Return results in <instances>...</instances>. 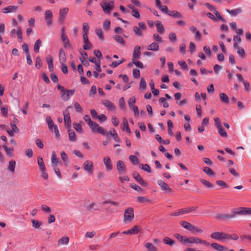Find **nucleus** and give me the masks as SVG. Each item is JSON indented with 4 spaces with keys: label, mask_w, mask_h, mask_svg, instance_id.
Instances as JSON below:
<instances>
[{
    "label": "nucleus",
    "mask_w": 251,
    "mask_h": 251,
    "mask_svg": "<svg viewBox=\"0 0 251 251\" xmlns=\"http://www.w3.org/2000/svg\"><path fill=\"white\" fill-rule=\"evenodd\" d=\"M82 29L83 32V34L88 35V32L89 29V25L87 23H84L82 25Z\"/></svg>",
    "instance_id": "bf43d9fd"
},
{
    "label": "nucleus",
    "mask_w": 251,
    "mask_h": 251,
    "mask_svg": "<svg viewBox=\"0 0 251 251\" xmlns=\"http://www.w3.org/2000/svg\"><path fill=\"white\" fill-rule=\"evenodd\" d=\"M157 183L160 187L161 190L164 191V193H170L173 191L172 189L163 180L159 179L157 180Z\"/></svg>",
    "instance_id": "9d476101"
},
{
    "label": "nucleus",
    "mask_w": 251,
    "mask_h": 251,
    "mask_svg": "<svg viewBox=\"0 0 251 251\" xmlns=\"http://www.w3.org/2000/svg\"><path fill=\"white\" fill-rule=\"evenodd\" d=\"M113 39L118 43L124 46L125 45V42L123 38L120 35H115L113 36Z\"/></svg>",
    "instance_id": "a19ab883"
},
{
    "label": "nucleus",
    "mask_w": 251,
    "mask_h": 251,
    "mask_svg": "<svg viewBox=\"0 0 251 251\" xmlns=\"http://www.w3.org/2000/svg\"><path fill=\"white\" fill-rule=\"evenodd\" d=\"M98 205L97 204L94 202H91L87 206L86 209L87 210L90 211L92 209L94 210H98Z\"/></svg>",
    "instance_id": "c03bdc74"
},
{
    "label": "nucleus",
    "mask_w": 251,
    "mask_h": 251,
    "mask_svg": "<svg viewBox=\"0 0 251 251\" xmlns=\"http://www.w3.org/2000/svg\"><path fill=\"white\" fill-rule=\"evenodd\" d=\"M95 32L100 40L103 41L104 39L102 29L100 28L96 29Z\"/></svg>",
    "instance_id": "4c0bfd02"
},
{
    "label": "nucleus",
    "mask_w": 251,
    "mask_h": 251,
    "mask_svg": "<svg viewBox=\"0 0 251 251\" xmlns=\"http://www.w3.org/2000/svg\"><path fill=\"white\" fill-rule=\"evenodd\" d=\"M226 11L232 16H236L238 14L242 13V10L241 8H237L235 9L229 10L226 9Z\"/></svg>",
    "instance_id": "c756f323"
},
{
    "label": "nucleus",
    "mask_w": 251,
    "mask_h": 251,
    "mask_svg": "<svg viewBox=\"0 0 251 251\" xmlns=\"http://www.w3.org/2000/svg\"><path fill=\"white\" fill-rule=\"evenodd\" d=\"M47 62L48 65V68L50 72L53 71V65L52 57L50 55H48L46 58Z\"/></svg>",
    "instance_id": "a878e982"
},
{
    "label": "nucleus",
    "mask_w": 251,
    "mask_h": 251,
    "mask_svg": "<svg viewBox=\"0 0 251 251\" xmlns=\"http://www.w3.org/2000/svg\"><path fill=\"white\" fill-rule=\"evenodd\" d=\"M226 233L223 232H215L211 234V238L218 241H222L226 240Z\"/></svg>",
    "instance_id": "0eeeda50"
},
{
    "label": "nucleus",
    "mask_w": 251,
    "mask_h": 251,
    "mask_svg": "<svg viewBox=\"0 0 251 251\" xmlns=\"http://www.w3.org/2000/svg\"><path fill=\"white\" fill-rule=\"evenodd\" d=\"M16 166V162L14 160H11L9 162V165L8 166V170L11 172H14Z\"/></svg>",
    "instance_id": "58836bf2"
},
{
    "label": "nucleus",
    "mask_w": 251,
    "mask_h": 251,
    "mask_svg": "<svg viewBox=\"0 0 251 251\" xmlns=\"http://www.w3.org/2000/svg\"><path fill=\"white\" fill-rule=\"evenodd\" d=\"M74 107L75 108V111L77 112L81 113L83 111V109L81 106L77 102H75L74 103Z\"/></svg>",
    "instance_id": "0e129e2a"
},
{
    "label": "nucleus",
    "mask_w": 251,
    "mask_h": 251,
    "mask_svg": "<svg viewBox=\"0 0 251 251\" xmlns=\"http://www.w3.org/2000/svg\"><path fill=\"white\" fill-rule=\"evenodd\" d=\"M60 162L54 151H52L51 153V163L52 166H57V164Z\"/></svg>",
    "instance_id": "b1692460"
},
{
    "label": "nucleus",
    "mask_w": 251,
    "mask_h": 251,
    "mask_svg": "<svg viewBox=\"0 0 251 251\" xmlns=\"http://www.w3.org/2000/svg\"><path fill=\"white\" fill-rule=\"evenodd\" d=\"M42 66V62L40 56H37L36 58V61H35V67L36 68L39 69L41 68V67Z\"/></svg>",
    "instance_id": "3c124183"
},
{
    "label": "nucleus",
    "mask_w": 251,
    "mask_h": 251,
    "mask_svg": "<svg viewBox=\"0 0 251 251\" xmlns=\"http://www.w3.org/2000/svg\"><path fill=\"white\" fill-rule=\"evenodd\" d=\"M18 9V7L14 5H10L2 9L1 11L3 13L15 12Z\"/></svg>",
    "instance_id": "aec40b11"
},
{
    "label": "nucleus",
    "mask_w": 251,
    "mask_h": 251,
    "mask_svg": "<svg viewBox=\"0 0 251 251\" xmlns=\"http://www.w3.org/2000/svg\"><path fill=\"white\" fill-rule=\"evenodd\" d=\"M133 176L134 179L140 184L144 186H147L148 183L144 180L141 176L137 172H134Z\"/></svg>",
    "instance_id": "2eb2a0df"
},
{
    "label": "nucleus",
    "mask_w": 251,
    "mask_h": 251,
    "mask_svg": "<svg viewBox=\"0 0 251 251\" xmlns=\"http://www.w3.org/2000/svg\"><path fill=\"white\" fill-rule=\"evenodd\" d=\"M102 104L110 110H114L115 109V106L114 104L109 100H104L102 101Z\"/></svg>",
    "instance_id": "bb28decb"
},
{
    "label": "nucleus",
    "mask_w": 251,
    "mask_h": 251,
    "mask_svg": "<svg viewBox=\"0 0 251 251\" xmlns=\"http://www.w3.org/2000/svg\"><path fill=\"white\" fill-rule=\"evenodd\" d=\"M32 226L35 228H38L42 225V223L36 220L32 219L31 220Z\"/></svg>",
    "instance_id": "a18cd8bd"
},
{
    "label": "nucleus",
    "mask_w": 251,
    "mask_h": 251,
    "mask_svg": "<svg viewBox=\"0 0 251 251\" xmlns=\"http://www.w3.org/2000/svg\"><path fill=\"white\" fill-rule=\"evenodd\" d=\"M37 163L40 171H44V169H46L45 164L42 158L38 157L37 159Z\"/></svg>",
    "instance_id": "79ce46f5"
},
{
    "label": "nucleus",
    "mask_w": 251,
    "mask_h": 251,
    "mask_svg": "<svg viewBox=\"0 0 251 251\" xmlns=\"http://www.w3.org/2000/svg\"><path fill=\"white\" fill-rule=\"evenodd\" d=\"M159 102L163 104V106L165 108H167L169 107V103L166 101V99L165 98H160L159 100Z\"/></svg>",
    "instance_id": "13d9d810"
},
{
    "label": "nucleus",
    "mask_w": 251,
    "mask_h": 251,
    "mask_svg": "<svg viewBox=\"0 0 251 251\" xmlns=\"http://www.w3.org/2000/svg\"><path fill=\"white\" fill-rule=\"evenodd\" d=\"M156 6L163 13L168 14L169 10L166 5H163L161 4V2L160 0H156L155 1Z\"/></svg>",
    "instance_id": "dca6fc26"
},
{
    "label": "nucleus",
    "mask_w": 251,
    "mask_h": 251,
    "mask_svg": "<svg viewBox=\"0 0 251 251\" xmlns=\"http://www.w3.org/2000/svg\"><path fill=\"white\" fill-rule=\"evenodd\" d=\"M145 247L151 251H156V248L151 243H147L145 245Z\"/></svg>",
    "instance_id": "052dcab7"
},
{
    "label": "nucleus",
    "mask_w": 251,
    "mask_h": 251,
    "mask_svg": "<svg viewBox=\"0 0 251 251\" xmlns=\"http://www.w3.org/2000/svg\"><path fill=\"white\" fill-rule=\"evenodd\" d=\"M219 98H220V100L222 102H223L226 104H227L229 103V98L227 96V95H226L225 93H220L219 95Z\"/></svg>",
    "instance_id": "72a5a7b5"
},
{
    "label": "nucleus",
    "mask_w": 251,
    "mask_h": 251,
    "mask_svg": "<svg viewBox=\"0 0 251 251\" xmlns=\"http://www.w3.org/2000/svg\"><path fill=\"white\" fill-rule=\"evenodd\" d=\"M53 14L51 10H47L44 14V19L47 26H50L52 24Z\"/></svg>",
    "instance_id": "6e6552de"
},
{
    "label": "nucleus",
    "mask_w": 251,
    "mask_h": 251,
    "mask_svg": "<svg viewBox=\"0 0 251 251\" xmlns=\"http://www.w3.org/2000/svg\"><path fill=\"white\" fill-rule=\"evenodd\" d=\"M197 206H191L179 209L178 210L177 212L172 213L171 215L176 216L180 215L189 213L193 211L196 210V209H197Z\"/></svg>",
    "instance_id": "423d86ee"
},
{
    "label": "nucleus",
    "mask_w": 251,
    "mask_h": 251,
    "mask_svg": "<svg viewBox=\"0 0 251 251\" xmlns=\"http://www.w3.org/2000/svg\"><path fill=\"white\" fill-rule=\"evenodd\" d=\"M42 46V42L41 40L38 39L35 42L34 45V50L35 52L38 53L39 51L40 47Z\"/></svg>",
    "instance_id": "ea45409f"
},
{
    "label": "nucleus",
    "mask_w": 251,
    "mask_h": 251,
    "mask_svg": "<svg viewBox=\"0 0 251 251\" xmlns=\"http://www.w3.org/2000/svg\"><path fill=\"white\" fill-rule=\"evenodd\" d=\"M226 240H233L235 241H237L239 239V237L237 235V234L235 233H232V234H228L226 233Z\"/></svg>",
    "instance_id": "37998d69"
},
{
    "label": "nucleus",
    "mask_w": 251,
    "mask_h": 251,
    "mask_svg": "<svg viewBox=\"0 0 251 251\" xmlns=\"http://www.w3.org/2000/svg\"><path fill=\"white\" fill-rule=\"evenodd\" d=\"M140 232L139 227L137 226H134L131 229L124 231L122 232L123 234L134 235Z\"/></svg>",
    "instance_id": "f3484780"
},
{
    "label": "nucleus",
    "mask_w": 251,
    "mask_h": 251,
    "mask_svg": "<svg viewBox=\"0 0 251 251\" xmlns=\"http://www.w3.org/2000/svg\"><path fill=\"white\" fill-rule=\"evenodd\" d=\"M69 242V238L65 236L60 238L57 242V246L60 247L62 245H67Z\"/></svg>",
    "instance_id": "393cba45"
},
{
    "label": "nucleus",
    "mask_w": 251,
    "mask_h": 251,
    "mask_svg": "<svg viewBox=\"0 0 251 251\" xmlns=\"http://www.w3.org/2000/svg\"><path fill=\"white\" fill-rule=\"evenodd\" d=\"M154 24L156 26L158 32L161 34H163L165 30L161 22L159 21H156L154 22Z\"/></svg>",
    "instance_id": "c85d7f7f"
},
{
    "label": "nucleus",
    "mask_w": 251,
    "mask_h": 251,
    "mask_svg": "<svg viewBox=\"0 0 251 251\" xmlns=\"http://www.w3.org/2000/svg\"><path fill=\"white\" fill-rule=\"evenodd\" d=\"M175 237L179 241H180L182 244H185V242H184V239L186 237L180 235L178 233H176L175 234Z\"/></svg>",
    "instance_id": "338daca9"
},
{
    "label": "nucleus",
    "mask_w": 251,
    "mask_h": 251,
    "mask_svg": "<svg viewBox=\"0 0 251 251\" xmlns=\"http://www.w3.org/2000/svg\"><path fill=\"white\" fill-rule=\"evenodd\" d=\"M61 40L65 48H70L71 45L67 36L65 34H61Z\"/></svg>",
    "instance_id": "4be33fe9"
},
{
    "label": "nucleus",
    "mask_w": 251,
    "mask_h": 251,
    "mask_svg": "<svg viewBox=\"0 0 251 251\" xmlns=\"http://www.w3.org/2000/svg\"><path fill=\"white\" fill-rule=\"evenodd\" d=\"M140 47L139 46H136L134 48L132 59H138L140 58L141 51Z\"/></svg>",
    "instance_id": "412c9836"
},
{
    "label": "nucleus",
    "mask_w": 251,
    "mask_h": 251,
    "mask_svg": "<svg viewBox=\"0 0 251 251\" xmlns=\"http://www.w3.org/2000/svg\"><path fill=\"white\" fill-rule=\"evenodd\" d=\"M203 171L209 176H214V173L213 171L209 167H204L202 168Z\"/></svg>",
    "instance_id": "49530a36"
},
{
    "label": "nucleus",
    "mask_w": 251,
    "mask_h": 251,
    "mask_svg": "<svg viewBox=\"0 0 251 251\" xmlns=\"http://www.w3.org/2000/svg\"><path fill=\"white\" fill-rule=\"evenodd\" d=\"M57 89L60 90L62 95L61 99L65 101L69 100L70 97L73 96L75 93V90H66L64 87L61 86L60 84H58L57 86Z\"/></svg>",
    "instance_id": "20e7f679"
},
{
    "label": "nucleus",
    "mask_w": 251,
    "mask_h": 251,
    "mask_svg": "<svg viewBox=\"0 0 251 251\" xmlns=\"http://www.w3.org/2000/svg\"><path fill=\"white\" fill-rule=\"evenodd\" d=\"M103 162L105 165L106 171H111L113 169V164L110 157L108 156H105L103 158Z\"/></svg>",
    "instance_id": "ddd939ff"
},
{
    "label": "nucleus",
    "mask_w": 251,
    "mask_h": 251,
    "mask_svg": "<svg viewBox=\"0 0 251 251\" xmlns=\"http://www.w3.org/2000/svg\"><path fill=\"white\" fill-rule=\"evenodd\" d=\"M163 242L167 245H169L170 246H173L175 244V241L169 238V237H165L163 240Z\"/></svg>",
    "instance_id": "4d7b16f0"
},
{
    "label": "nucleus",
    "mask_w": 251,
    "mask_h": 251,
    "mask_svg": "<svg viewBox=\"0 0 251 251\" xmlns=\"http://www.w3.org/2000/svg\"><path fill=\"white\" fill-rule=\"evenodd\" d=\"M211 246L215 250L219 251H224L227 249V248L226 247H224V246L220 245L216 243H212L211 244Z\"/></svg>",
    "instance_id": "7c9ffc66"
},
{
    "label": "nucleus",
    "mask_w": 251,
    "mask_h": 251,
    "mask_svg": "<svg viewBox=\"0 0 251 251\" xmlns=\"http://www.w3.org/2000/svg\"><path fill=\"white\" fill-rule=\"evenodd\" d=\"M129 159L131 163L134 165L137 164L139 163V160L136 156L131 155L129 156Z\"/></svg>",
    "instance_id": "8fccbe9b"
},
{
    "label": "nucleus",
    "mask_w": 251,
    "mask_h": 251,
    "mask_svg": "<svg viewBox=\"0 0 251 251\" xmlns=\"http://www.w3.org/2000/svg\"><path fill=\"white\" fill-rule=\"evenodd\" d=\"M134 210L132 207H128L125 209L124 213L123 221L125 224L131 223L134 219Z\"/></svg>",
    "instance_id": "f03ea898"
},
{
    "label": "nucleus",
    "mask_w": 251,
    "mask_h": 251,
    "mask_svg": "<svg viewBox=\"0 0 251 251\" xmlns=\"http://www.w3.org/2000/svg\"><path fill=\"white\" fill-rule=\"evenodd\" d=\"M83 39L84 45H83V49L85 50H90L92 47V45L89 42L88 36L87 34H83Z\"/></svg>",
    "instance_id": "a211bd4d"
},
{
    "label": "nucleus",
    "mask_w": 251,
    "mask_h": 251,
    "mask_svg": "<svg viewBox=\"0 0 251 251\" xmlns=\"http://www.w3.org/2000/svg\"><path fill=\"white\" fill-rule=\"evenodd\" d=\"M16 34L18 36V39L20 42L22 41V28L20 26H18L17 27V30L16 31Z\"/></svg>",
    "instance_id": "e2e57ef3"
},
{
    "label": "nucleus",
    "mask_w": 251,
    "mask_h": 251,
    "mask_svg": "<svg viewBox=\"0 0 251 251\" xmlns=\"http://www.w3.org/2000/svg\"><path fill=\"white\" fill-rule=\"evenodd\" d=\"M141 166H142V169H143L144 171H146L149 173L151 172V168L148 164H141Z\"/></svg>",
    "instance_id": "69168bd1"
},
{
    "label": "nucleus",
    "mask_w": 251,
    "mask_h": 251,
    "mask_svg": "<svg viewBox=\"0 0 251 251\" xmlns=\"http://www.w3.org/2000/svg\"><path fill=\"white\" fill-rule=\"evenodd\" d=\"M250 215V208L239 207L231 210L230 214H218L216 217L222 221H228L236 217L237 215Z\"/></svg>",
    "instance_id": "f257e3e1"
},
{
    "label": "nucleus",
    "mask_w": 251,
    "mask_h": 251,
    "mask_svg": "<svg viewBox=\"0 0 251 251\" xmlns=\"http://www.w3.org/2000/svg\"><path fill=\"white\" fill-rule=\"evenodd\" d=\"M180 225L185 229L191 232L195 229V226L191 223L185 221L180 222Z\"/></svg>",
    "instance_id": "6ab92c4d"
},
{
    "label": "nucleus",
    "mask_w": 251,
    "mask_h": 251,
    "mask_svg": "<svg viewBox=\"0 0 251 251\" xmlns=\"http://www.w3.org/2000/svg\"><path fill=\"white\" fill-rule=\"evenodd\" d=\"M71 107L69 106L67 107V109L63 112L64 115V120L65 122V124L66 126L68 128H70L71 126V121L70 119V116L69 114V112L68 109Z\"/></svg>",
    "instance_id": "4468645a"
},
{
    "label": "nucleus",
    "mask_w": 251,
    "mask_h": 251,
    "mask_svg": "<svg viewBox=\"0 0 251 251\" xmlns=\"http://www.w3.org/2000/svg\"><path fill=\"white\" fill-rule=\"evenodd\" d=\"M46 120L50 130L52 131L54 129V126H57V125L54 124L50 116L47 117Z\"/></svg>",
    "instance_id": "473e14b6"
},
{
    "label": "nucleus",
    "mask_w": 251,
    "mask_h": 251,
    "mask_svg": "<svg viewBox=\"0 0 251 251\" xmlns=\"http://www.w3.org/2000/svg\"><path fill=\"white\" fill-rule=\"evenodd\" d=\"M167 15H169L171 17H172L173 18H175V17H178V18H182V15L178 11H175V10H173V11L169 10Z\"/></svg>",
    "instance_id": "e433bc0d"
},
{
    "label": "nucleus",
    "mask_w": 251,
    "mask_h": 251,
    "mask_svg": "<svg viewBox=\"0 0 251 251\" xmlns=\"http://www.w3.org/2000/svg\"><path fill=\"white\" fill-rule=\"evenodd\" d=\"M147 49L149 50L157 51L159 50V46L157 42H153L147 47Z\"/></svg>",
    "instance_id": "cd10ccee"
},
{
    "label": "nucleus",
    "mask_w": 251,
    "mask_h": 251,
    "mask_svg": "<svg viewBox=\"0 0 251 251\" xmlns=\"http://www.w3.org/2000/svg\"><path fill=\"white\" fill-rule=\"evenodd\" d=\"M217 128L218 129V133L222 137H227V133L226 132V131L224 130V129L222 127V126H221L220 127H217Z\"/></svg>",
    "instance_id": "09e8293b"
},
{
    "label": "nucleus",
    "mask_w": 251,
    "mask_h": 251,
    "mask_svg": "<svg viewBox=\"0 0 251 251\" xmlns=\"http://www.w3.org/2000/svg\"><path fill=\"white\" fill-rule=\"evenodd\" d=\"M69 139L70 141L75 142L76 140V135L74 131L71 129L68 130Z\"/></svg>",
    "instance_id": "f704fd0d"
},
{
    "label": "nucleus",
    "mask_w": 251,
    "mask_h": 251,
    "mask_svg": "<svg viewBox=\"0 0 251 251\" xmlns=\"http://www.w3.org/2000/svg\"><path fill=\"white\" fill-rule=\"evenodd\" d=\"M69 11V8L64 7L60 9L58 22L60 24H62L66 19V15Z\"/></svg>",
    "instance_id": "f8f14e48"
},
{
    "label": "nucleus",
    "mask_w": 251,
    "mask_h": 251,
    "mask_svg": "<svg viewBox=\"0 0 251 251\" xmlns=\"http://www.w3.org/2000/svg\"><path fill=\"white\" fill-rule=\"evenodd\" d=\"M121 127L123 130H126L129 133H130V129L128 126V121L125 117L123 119V123L121 124Z\"/></svg>",
    "instance_id": "5701e85b"
},
{
    "label": "nucleus",
    "mask_w": 251,
    "mask_h": 251,
    "mask_svg": "<svg viewBox=\"0 0 251 251\" xmlns=\"http://www.w3.org/2000/svg\"><path fill=\"white\" fill-rule=\"evenodd\" d=\"M132 63L140 69H143L144 67L143 64L141 61H136V59H132Z\"/></svg>",
    "instance_id": "680f3d73"
},
{
    "label": "nucleus",
    "mask_w": 251,
    "mask_h": 251,
    "mask_svg": "<svg viewBox=\"0 0 251 251\" xmlns=\"http://www.w3.org/2000/svg\"><path fill=\"white\" fill-rule=\"evenodd\" d=\"M73 127L76 131L79 133L82 132V128L80 124L75 123L73 124Z\"/></svg>",
    "instance_id": "6e6d98bb"
},
{
    "label": "nucleus",
    "mask_w": 251,
    "mask_h": 251,
    "mask_svg": "<svg viewBox=\"0 0 251 251\" xmlns=\"http://www.w3.org/2000/svg\"><path fill=\"white\" fill-rule=\"evenodd\" d=\"M184 242L185 243H188L191 244H203L205 246H208L209 243H208L205 240H202L198 237H192L190 238H185L184 239Z\"/></svg>",
    "instance_id": "39448f33"
},
{
    "label": "nucleus",
    "mask_w": 251,
    "mask_h": 251,
    "mask_svg": "<svg viewBox=\"0 0 251 251\" xmlns=\"http://www.w3.org/2000/svg\"><path fill=\"white\" fill-rule=\"evenodd\" d=\"M107 203L111 204V205H114L115 206H119L120 205V204L118 202L115 201H112L110 200L104 201L102 202V204H103V205H104V204H106Z\"/></svg>",
    "instance_id": "864d4df0"
},
{
    "label": "nucleus",
    "mask_w": 251,
    "mask_h": 251,
    "mask_svg": "<svg viewBox=\"0 0 251 251\" xmlns=\"http://www.w3.org/2000/svg\"><path fill=\"white\" fill-rule=\"evenodd\" d=\"M88 125L91 128V130L93 131H95L97 127L99 126L98 124H97L95 122L91 121L88 123Z\"/></svg>",
    "instance_id": "de8ad7c7"
},
{
    "label": "nucleus",
    "mask_w": 251,
    "mask_h": 251,
    "mask_svg": "<svg viewBox=\"0 0 251 251\" xmlns=\"http://www.w3.org/2000/svg\"><path fill=\"white\" fill-rule=\"evenodd\" d=\"M133 30L134 31V34L137 37H140L143 36V33L142 32V30L140 29L139 27L136 26H134L133 27Z\"/></svg>",
    "instance_id": "c9c22d12"
},
{
    "label": "nucleus",
    "mask_w": 251,
    "mask_h": 251,
    "mask_svg": "<svg viewBox=\"0 0 251 251\" xmlns=\"http://www.w3.org/2000/svg\"><path fill=\"white\" fill-rule=\"evenodd\" d=\"M116 168L119 174L120 175L125 174L126 172V167L122 160H119L117 162Z\"/></svg>",
    "instance_id": "9b49d317"
},
{
    "label": "nucleus",
    "mask_w": 251,
    "mask_h": 251,
    "mask_svg": "<svg viewBox=\"0 0 251 251\" xmlns=\"http://www.w3.org/2000/svg\"><path fill=\"white\" fill-rule=\"evenodd\" d=\"M100 5L102 7L104 12L105 14H109L114 7V1H108L106 0H103Z\"/></svg>",
    "instance_id": "7ed1b4c3"
},
{
    "label": "nucleus",
    "mask_w": 251,
    "mask_h": 251,
    "mask_svg": "<svg viewBox=\"0 0 251 251\" xmlns=\"http://www.w3.org/2000/svg\"><path fill=\"white\" fill-rule=\"evenodd\" d=\"M111 22L109 20H106L103 24V28L105 30H108L110 28Z\"/></svg>",
    "instance_id": "5fc2aeb1"
},
{
    "label": "nucleus",
    "mask_w": 251,
    "mask_h": 251,
    "mask_svg": "<svg viewBox=\"0 0 251 251\" xmlns=\"http://www.w3.org/2000/svg\"><path fill=\"white\" fill-rule=\"evenodd\" d=\"M200 181L202 184L208 188H212L213 187V185L210 182L205 179L201 178Z\"/></svg>",
    "instance_id": "603ef678"
},
{
    "label": "nucleus",
    "mask_w": 251,
    "mask_h": 251,
    "mask_svg": "<svg viewBox=\"0 0 251 251\" xmlns=\"http://www.w3.org/2000/svg\"><path fill=\"white\" fill-rule=\"evenodd\" d=\"M59 61L61 64L65 63L66 61V54L62 49H60L59 50Z\"/></svg>",
    "instance_id": "2f4dec72"
},
{
    "label": "nucleus",
    "mask_w": 251,
    "mask_h": 251,
    "mask_svg": "<svg viewBox=\"0 0 251 251\" xmlns=\"http://www.w3.org/2000/svg\"><path fill=\"white\" fill-rule=\"evenodd\" d=\"M169 38L172 42H175L176 41V36L175 32H171L169 35Z\"/></svg>",
    "instance_id": "774afa93"
},
{
    "label": "nucleus",
    "mask_w": 251,
    "mask_h": 251,
    "mask_svg": "<svg viewBox=\"0 0 251 251\" xmlns=\"http://www.w3.org/2000/svg\"><path fill=\"white\" fill-rule=\"evenodd\" d=\"M83 168L89 174H92L94 170L93 163L92 161L87 160L84 162Z\"/></svg>",
    "instance_id": "1a4fd4ad"
}]
</instances>
